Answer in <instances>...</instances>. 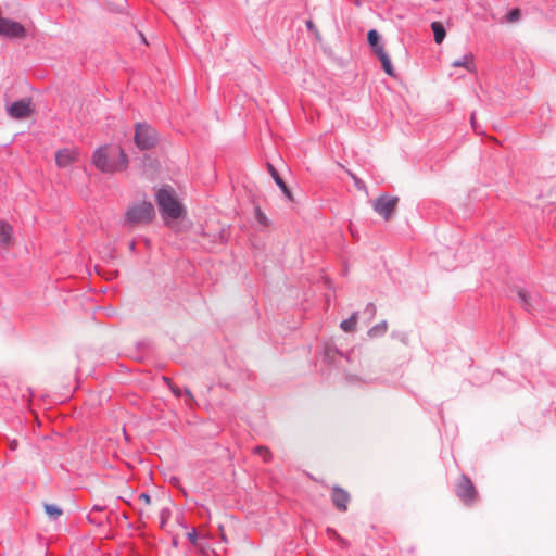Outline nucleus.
<instances>
[{"mask_svg": "<svg viewBox=\"0 0 556 556\" xmlns=\"http://www.w3.org/2000/svg\"><path fill=\"white\" fill-rule=\"evenodd\" d=\"M92 164L104 174L125 170L128 156L121 147H99L92 154Z\"/></svg>", "mask_w": 556, "mask_h": 556, "instance_id": "f257e3e1", "label": "nucleus"}, {"mask_svg": "<svg viewBox=\"0 0 556 556\" xmlns=\"http://www.w3.org/2000/svg\"><path fill=\"white\" fill-rule=\"evenodd\" d=\"M155 217V210L150 201L136 202L125 211L122 225L127 228H132L139 225H149Z\"/></svg>", "mask_w": 556, "mask_h": 556, "instance_id": "f03ea898", "label": "nucleus"}, {"mask_svg": "<svg viewBox=\"0 0 556 556\" xmlns=\"http://www.w3.org/2000/svg\"><path fill=\"white\" fill-rule=\"evenodd\" d=\"M155 202L163 217L179 219L185 214L184 205L177 200L170 187H162L155 194Z\"/></svg>", "mask_w": 556, "mask_h": 556, "instance_id": "7ed1b4c3", "label": "nucleus"}, {"mask_svg": "<svg viewBox=\"0 0 556 556\" xmlns=\"http://www.w3.org/2000/svg\"><path fill=\"white\" fill-rule=\"evenodd\" d=\"M134 141L140 151H147L157 144L159 135L156 129L149 124L138 122L135 125Z\"/></svg>", "mask_w": 556, "mask_h": 556, "instance_id": "20e7f679", "label": "nucleus"}, {"mask_svg": "<svg viewBox=\"0 0 556 556\" xmlns=\"http://www.w3.org/2000/svg\"><path fill=\"white\" fill-rule=\"evenodd\" d=\"M399 198L387 193L380 194L372 201V210L379 214L384 220H390L397 207Z\"/></svg>", "mask_w": 556, "mask_h": 556, "instance_id": "39448f33", "label": "nucleus"}, {"mask_svg": "<svg viewBox=\"0 0 556 556\" xmlns=\"http://www.w3.org/2000/svg\"><path fill=\"white\" fill-rule=\"evenodd\" d=\"M351 354L352 351L344 353L340 351L334 343L326 342L320 352V358L323 364L331 368L337 367L343 358L346 359V362H351Z\"/></svg>", "mask_w": 556, "mask_h": 556, "instance_id": "423d86ee", "label": "nucleus"}, {"mask_svg": "<svg viewBox=\"0 0 556 556\" xmlns=\"http://www.w3.org/2000/svg\"><path fill=\"white\" fill-rule=\"evenodd\" d=\"M25 34V27L21 23L11 18L0 17V36L14 39L23 38Z\"/></svg>", "mask_w": 556, "mask_h": 556, "instance_id": "0eeeda50", "label": "nucleus"}, {"mask_svg": "<svg viewBox=\"0 0 556 556\" xmlns=\"http://www.w3.org/2000/svg\"><path fill=\"white\" fill-rule=\"evenodd\" d=\"M8 114L15 119H24L31 113L30 101L28 99H20L12 102L7 108Z\"/></svg>", "mask_w": 556, "mask_h": 556, "instance_id": "6e6552de", "label": "nucleus"}, {"mask_svg": "<svg viewBox=\"0 0 556 556\" xmlns=\"http://www.w3.org/2000/svg\"><path fill=\"white\" fill-rule=\"evenodd\" d=\"M516 296L522 308L527 312H532L539 305L540 296L533 294L523 288H516Z\"/></svg>", "mask_w": 556, "mask_h": 556, "instance_id": "1a4fd4ad", "label": "nucleus"}, {"mask_svg": "<svg viewBox=\"0 0 556 556\" xmlns=\"http://www.w3.org/2000/svg\"><path fill=\"white\" fill-rule=\"evenodd\" d=\"M79 153L75 149H59L55 152V163L59 167L65 168L78 160Z\"/></svg>", "mask_w": 556, "mask_h": 556, "instance_id": "9d476101", "label": "nucleus"}, {"mask_svg": "<svg viewBox=\"0 0 556 556\" xmlns=\"http://www.w3.org/2000/svg\"><path fill=\"white\" fill-rule=\"evenodd\" d=\"M267 169H268L271 178L274 179L275 184L281 190V192L285 194V197L288 200L292 201V199H293L292 192L289 189V187L287 186V184L285 182V180L279 175L278 170L275 168V166L270 163H267Z\"/></svg>", "mask_w": 556, "mask_h": 556, "instance_id": "9b49d317", "label": "nucleus"}, {"mask_svg": "<svg viewBox=\"0 0 556 556\" xmlns=\"http://www.w3.org/2000/svg\"><path fill=\"white\" fill-rule=\"evenodd\" d=\"M13 241V227L8 222L0 219V247L9 248Z\"/></svg>", "mask_w": 556, "mask_h": 556, "instance_id": "f8f14e48", "label": "nucleus"}, {"mask_svg": "<svg viewBox=\"0 0 556 556\" xmlns=\"http://www.w3.org/2000/svg\"><path fill=\"white\" fill-rule=\"evenodd\" d=\"M367 41H368V45H369L371 51L375 54H378L379 51H384L382 36L379 34L378 30L370 29L367 33Z\"/></svg>", "mask_w": 556, "mask_h": 556, "instance_id": "ddd939ff", "label": "nucleus"}, {"mask_svg": "<svg viewBox=\"0 0 556 556\" xmlns=\"http://www.w3.org/2000/svg\"><path fill=\"white\" fill-rule=\"evenodd\" d=\"M472 53H467L463 55L460 59L453 61L452 66L464 67L467 72L472 73L476 70V66L472 62Z\"/></svg>", "mask_w": 556, "mask_h": 556, "instance_id": "4468645a", "label": "nucleus"}, {"mask_svg": "<svg viewBox=\"0 0 556 556\" xmlns=\"http://www.w3.org/2000/svg\"><path fill=\"white\" fill-rule=\"evenodd\" d=\"M376 55L379 59L384 73L391 77L395 76V71L389 54L386 51H379V53Z\"/></svg>", "mask_w": 556, "mask_h": 556, "instance_id": "2eb2a0df", "label": "nucleus"}, {"mask_svg": "<svg viewBox=\"0 0 556 556\" xmlns=\"http://www.w3.org/2000/svg\"><path fill=\"white\" fill-rule=\"evenodd\" d=\"M431 29L433 31L434 42L440 45L446 37V30L441 22H432Z\"/></svg>", "mask_w": 556, "mask_h": 556, "instance_id": "dca6fc26", "label": "nucleus"}, {"mask_svg": "<svg viewBox=\"0 0 556 556\" xmlns=\"http://www.w3.org/2000/svg\"><path fill=\"white\" fill-rule=\"evenodd\" d=\"M358 312H354L349 318L340 323V328L344 332H353L356 329Z\"/></svg>", "mask_w": 556, "mask_h": 556, "instance_id": "f3484780", "label": "nucleus"}, {"mask_svg": "<svg viewBox=\"0 0 556 556\" xmlns=\"http://www.w3.org/2000/svg\"><path fill=\"white\" fill-rule=\"evenodd\" d=\"M387 329H388V323H387V320H382V321L378 323L377 325L372 326L368 330V336L371 338L383 336L386 333Z\"/></svg>", "mask_w": 556, "mask_h": 556, "instance_id": "a211bd4d", "label": "nucleus"}, {"mask_svg": "<svg viewBox=\"0 0 556 556\" xmlns=\"http://www.w3.org/2000/svg\"><path fill=\"white\" fill-rule=\"evenodd\" d=\"M520 16H521V10L518 8H514L507 12L506 20L508 22H516L520 18Z\"/></svg>", "mask_w": 556, "mask_h": 556, "instance_id": "6ab92c4d", "label": "nucleus"}, {"mask_svg": "<svg viewBox=\"0 0 556 556\" xmlns=\"http://www.w3.org/2000/svg\"><path fill=\"white\" fill-rule=\"evenodd\" d=\"M364 315L368 317V319H372L376 315V306L374 303H368L364 309Z\"/></svg>", "mask_w": 556, "mask_h": 556, "instance_id": "aec40b11", "label": "nucleus"}, {"mask_svg": "<svg viewBox=\"0 0 556 556\" xmlns=\"http://www.w3.org/2000/svg\"><path fill=\"white\" fill-rule=\"evenodd\" d=\"M256 219L261 225L265 227L269 224L267 216L260 208H256Z\"/></svg>", "mask_w": 556, "mask_h": 556, "instance_id": "412c9836", "label": "nucleus"}, {"mask_svg": "<svg viewBox=\"0 0 556 556\" xmlns=\"http://www.w3.org/2000/svg\"><path fill=\"white\" fill-rule=\"evenodd\" d=\"M392 337L399 339L404 344L408 343V336L405 332H397V333L393 332Z\"/></svg>", "mask_w": 556, "mask_h": 556, "instance_id": "4be33fe9", "label": "nucleus"}, {"mask_svg": "<svg viewBox=\"0 0 556 556\" xmlns=\"http://www.w3.org/2000/svg\"><path fill=\"white\" fill-rule=\"evenodd\" d=\"M305 25H306L307 29H309V30L315 28V25H314L313 21H311V20L306 21Z\"/></svg>", "mask_w": 556, "mask_h": 556, "instance_id": "5701e85b", "label": "nucleus"}, {"mask_svg": "<svg viewBox=\"0 0 556 556\" xmlns=\"http://www.w3.org/2000/svg\"><path fill=\"white\" fill-rule=\"evenodd\" d=\"M129 250L131 252H135V250H136V242L135 241L129 242Z\"/></svg>", "mask_w": 556, "mask_h": 556, "instance_id": "b1692460", "label": "nucleus"}, {"mask_svg": "<svg viewBox=\"0 0 556 556\" xmlns=\"http://www.w3.org/2000/svg\"><path fill=\"white\" fill-rule=\"evenodd\" d=\"M161 380L164 383L172 382V380L169 378H167L166 376H161Z\"/></svg>", "mask_w": 556, "mask_h": 556, "instance_id": "393cba45", "label": "nucleus"}, {"mask_svg": "<svg viewBox=\"0 0 556 556\" xmlns=\"http://www.w3.org/2000/svg\"><path fill=\"white\" fill-rule=\"evenodd\" d=\"M470 121H471V125H472L473 129H476L475 115L473 114L471 115Z\"/></svg>", "mask_w": 556, "mask_h": 556, "instance_id": "a878e982", "label": "nucleus"}]
</instances>
